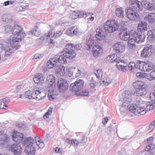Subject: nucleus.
Listing matches in <instances>:
<instances>
[{
	"instance_id": "f257e3e1",
	"label": "nucleus",
	"mask_w": 155,
	"mask_h": 155,
	"mask_svg": "<svg viewBox=\"0 0 155 155\" xmlns=\"http://www.w3.org/2000/svg\"><path fill=\"white\" fill-rule=\"evenodd\" d=\"M66 48L64 49V52L62 55L64 58L71 59L74 58L76 56V53L73 49L74 45L71 43L67 44L65 45Z\"/></svg>"
},
{
	"instance_id": "f03ea898",
	"label": "nucleus",
	"mask_w": 155,
	"mask_h": 155,
	"mask_svg": "<svg viewBox=\"0 0 155 155\" xmlns=\"http://www.w3.org/2000/svg\"><path fill=\"white\" fill-rule=\"evenodd\" d=\"M67 61L65 58H64L63 56L56 55L54 57L51 58L49 61L47 62V66L49 68H52L56 66L58 62L65 64L67 63Z\"/></svg>"
},
{
	"instance_id": "7ed1b4c3",
	"label": "nucleus",
	"mask_w": 155,
	"mask_h": 155,
	"mask_svg": "<svg viewBox=\"0 0 155 155\" xmlns=\"http://www.w3.org/2000/svg\"><path fill=\"white\" fill-rule=\"evenodd\" d=\"M119 25L115 20H107L104 24V29L105 32L112 33L117 31L119 28Z\"/></svg>"
},
{
	"instance_id": "20e7f679",
	"label": "nucleus",
	"mask_w": 155,
	"mask_h": 155,
	"mask_svg": "<svg viewBox=\"0 0 155 155\" xmlns=\"http://www.w3.org/2000/svg\"><path fill=\"white\" fill-rule=\"evenodd\" d=\"M22 36L18 35L16 37H14L13 36H10L7 39L8 43H9L12 48L17 49L20 47L19 44V42L25 36V34L22 33Z\"/></svg>"
},
{
	"instance_id": "39448f33",
	"label": "nucleus",
	"mask_w": 155,
	"mask_h": 155,
	"mask_svg": "<svg viewBox=\"0 0 155 155\" xmlns=\"http://www.w3.org/2000/svg\"><path fill=\"white\" fill-rule=\"evenodd\" d=\"M84 82L82 79H77L74 83H72L70 86V90L71 91L77 93L83 89L84 85Z\"/></svg>"
},
{
	"instance_id": "423d86ee",
	"label": "nucleus",
	"mask_w": 155,
	"mask_h": 155,
	"mask_svg": "<svg viewBox=\"0 0 155 155\" xmlns=\"http://www.w3.org/2000/svg\"><path fill=\"white\" fill-rule=\"evenodd\" d=\"M131 107H130L131 108ZM131 109H130L129 110L131 111L135 116H140V115H144L147 111L152 110L153 107H131Z\"/></svg>"
},
{
	"instance_id": "0eeeda50",
	"label": "nucleus",
	"mask_w": 155,
	"mask_h": 155,
	"mask_svg": "<svg viewBox=\"0 0 155 155\" xmlns=\"http://www.w3.org/2000/svg\"><path fill=\"white\" fill-rule=\"evenodd\" d=\"M118 67L119 70H121L122 71L125 72L128 69H129L130 71L134 73H136L137 71V67L136 64L134 62H130L128 65H122L121 64L117 65Z\"/></svg>"
},
{
	"instance_id": "6e6552de",
	"label": "nucleus",
	"mask_w": 155,
	"mask_h": 155,
	"mask_svg": "<svg viewBox=\"0 0 155 155\" xmlns=\"http://www.w3.org/2000/svg\"><path fill=\"white\" fill-rule=\"evenodd\" d=\"M133 8H129L127 10L126 14L127 17L129 19L135 21L138 20L140 18L139 15Z\"/></svg>"
},
{
	"instance_id": "1a4fd4ad",
	"label": "nucleus",
	"mask_w": 155,
	"mask_h": 155,
	"mask_svg": "<svg viewBox=\"0 0 155 155\" xmlns=\"http://www.w3.org/2000/svg\"><path fill=\"white\" fill-rule=\"evenodd\" d=\"M107 61H109L110 62H115L117 63L116 65L117 68L119 69V67L117 65L121 64L122 65H126L127 64L124 61L121 60L119 59V58L117 56H115V54L110 55L108 56L107 58Z\"/></svg>"
},
{
	"instance_id": "9d476101",
	"label": "nucleus",
	"mask_w": 155,
	"mask_h": 155,
	"mask_svg": "<svg viewBox=\"0 0 155 155\" xmlns=\"http://www.w3.org/2000/svg\"><path fill=\"white\" fill-rule=\"evenodd\" d=\"M33 91L35 92L34 93H33L31 91L29 90L26 91L24 94L25 98H27L29 99L31 98L34 99H38L37 96L39 94V88L37 87H35Z\"/></svg>"
},
{
	"instance_id": "9b49d317",
	"label": "nucleus",
	"mask_w": 155,
	"mask_h": 155,
	"mask_svg": "<svg viewBox=\"0 0 155 155\" xmlns=\"http://www.w3.org/2000/svg\"><path fill=\"white\" fill-rule=\"evenodd\" d=\"M57 86L60 91L61 92L66 91L69 86L67 81L63 79L58 80Z\"/></svg>"
},
{
	"instance_id": "f8f14e48",
	"label": "nucleus",
	"mask_w": 155,
	"mask_h": 155,
	"mask_svg": "<svg viewBox=\"0 0 155 155\" xmlns=\"http://www.w3.org/2000/svg\"><path fill=\"white\" fill-rule=\"evenodd\" d=\"M153 47L154 46L151 45L144 47L141 52L140 56L144 58L149 57L152 53Z\"/></svg>"
},
{
	"instance_id": "ddd939ff",
	"label": "nucleus",
	"mask_w": 155,
	"mask_h": 155,
	"mask_svg": "<svg viewBox=\"0 0 155 155\" xmlns=\"http://www.w3.org/2000/svg\"><path fill=\"white\" fill-rule=\"evenodd\" d=\"M81 141L79 142L78 141L74 140L72 139L70 140L68 139H66L65 141L69 144H71L72 145L74 146H77L79 144H80V145L82 146L84 145V143H85L87 141V139H85V137L83 136L81 137Z\"/></svg>"
},
{
	"instance_id": "4468645a",
	"label": "nucleus",
	"mask_w": 155,
	"mask_h": 155,
	"mask_svg": "<svg viewBox=\"0 0 155 155\" xmlns=\"http://www.w3.org/2000/svg\"><path fill=\"white\" fill-rule=\"evenodd\" d=\"M7 148L9 150L11 151L15 155H19L22 152L21 147L20 145L15 144L11 145H7Z\"/></svg>"
},
{
	"instance_id": "2eb2a0df",
	"label": "nucleus",
	"mask_w": 155,
	"mask_h": 155,
	"mask_svg": "<svg viewBox=\"0 0 155 155\" xmlns=\"http://www.w3.org/2000/svg\"><path fill=\"white\" fill-rule=\"evenodd\" d=\"M134 36L137 43L142 42L144 41L146 35L143 32L140 31H135L134 34Z\"/></svg>"
},
{
	"instance_id": "dca6fc26",
	"label": "nucleus",
	"mask_w": 155,
	"mask_h": 155,
	"mask_svg": "<svg viewBox=\"0 0 155 155\" xmlns=\"http://www.w3.org/2000/svg\"><path fill=\"white\" fill-rule=\"evenodd\" d=\"M0 53L5 56H8L11 55L12 50L10 46H4L3 44L0 43Z\"/></svg>"
},
{
	"instance_id": "f3484780",
	"label": "nucleus",
	"mask_w": 155,
	"mask_h": 155,
	"mask_svg": "<svg viewBox=\"0 0 155 155\" xmlns=\"http://www.w3.org/2000/svg\"><path fill=\"white\" fill-rule=\"evenodd\" d=\"M12 138L14 141L20 142L24 139V135L22 133L18 132L16 130H14L12 131Z\"/></svg>"
},
{
	"instance_id": "a211bd4d",
	"label": "nucleus",
	"mask_w": 155,
	"mask_h": 155,
	"mask_svg": "<svg viewBox=\"0 0 155 155\" xmlns=\"http://www.w3.org/2000/svg\"><path fill=\"white\" fill-rule=\"evenodd\" d=\"M114 49L117 53H122L125 50V46L124 44L121 42H117L113 45Z\"/></svg>"
},
{
	"instance_id": "6ab92c4d",
	"label": "nucleus",
	"mask_w": 155,
	"mask_h": 155,
	"mask_svg": "<svg viewBox=\"0 0 155 155\" xmlns=\"http://www.w3.org/2000/svg\"><path fill=\"white\" fill-rule=\"evenodd\" d=\"M129 3L134 10L138 11H140L142 10V6L141 5V2H139L138 0H130Z\"/></svg>"
},
{
	"instance_id": "aec40b11",
	"label": "nucleus",
	"mask_w": 155,
	"mask_h": 155,
	"mask_svg": "<svg viewBox=\"0 0 155 155\" xmlns=\"http://www.w3.org/2000/svg\"><path fill=\"white\" fill-rule=\"evenodd\" d=\"M22 28L17 25H15L12 28L11 32L12 34L15 35H20L22 36V33L25 34L22 31Z\"/></svg>"
},
{
	"instance_id": "412c9836",
	"label": "nucleus",
	"mask_w": 155,
	"mask_h": 155,
	"mask_svg": "<svg viewBox=\"0 0 155 155\" xmlns=\"http://www.w3.org/2000/svg\"><path fill=\"white\" fill-rule=\"evenodd\" d=\"M66 34L70 36H73L79 34V32L77 26H74L68 29L66 31Z\"/></svg>"
},
{
	"instance_id": "4be33fe9",
	"label": "nucleus",
	"mask_w": 155,
	"mask_h": 155,
	"mask_svg": "<svg viewBox=\"0 0 155 155\" xmlns=\"http://www.w3.org/2000/svg\"><path fill=\"white\" fill-rule=\"evenodd\" d=\"M55 73L57 74H59L63 76L65 74V67L61 64L55 66L54 67Z\"/></svg>"
},
{
	"instance_id": "5701e85b",
	"label": "nucleus",
	"mask_w": 155,
	"mask_h": 155,
	"mask_svg": "<svg viewBox=\"0 0 155 155\" xmlns=\"http://www.w3.org/2000/svg\"><path fill=\"white\" fill-rule=\"evenodd\" d=\"M94 37L92 35H90L87 36L85 43L87 47V50H89L92 47L94 43Z\"/></svg>"
},
{
	"instance_id": "b1692460",
	"label": "nucleus",
	"mask_w": 155,
	"mask_h": 155,
	"mask_svg": "<svg viewBox=\"0 0 155 155\" xmlns=\"http://www.w3.org/2000/svg\"><path fill=\"white\" fill-rule=\"evenodd\" d=\"M141 5L147 10L151 11L154 9L153 4L150 3L147 0H142L141 1Z\"/></svg>"
},
{
	"instance_id": "393cba45",
	"label": "nucleus",
	"mask_w": 155,
	"mask_h": 155,
	"mask_svg": "<svg viewBox=\"0 0 155 155\" xmlns=\"http://www.w3.org/2000/svg\"><path fill=\"white\" fill-rule=\"evenodd\" d=\"M121 32L119 34V37L120 38L124 41H127L129 38L130 34L128 32L126 28H123L122 30L121 29Z\"/></svg>"
},
{
	"instance_id": "a878e982",
	"label": "nucleus",
	"mask_w": 155,
	"mask_h": 155,
	"mask_svg": "<svg viewBox=\"0 0 155 155\" xmlns=\"http://www.w3.org/2000/svg\"><path fill=\"white\" fill-rule=\"evenodd\" d=\"M93 55L95 57L101 55L102 54L103 49L98 45H95L93 48Z\"/></svg>"
},
{
	"instance_id": "bb28decb",
	"label": "nucleus",
	"mask_w": 155,
	"mask_h": 155,
	"mask_svg": "<svg viewBox=\"0 0 155 155\" xmlns=\"http://www.w3.org/2000/svg\"><path fill=\"white\" fill-rule=\"evenodd\" d=\"M133 85L135 90L138 89L144 88L146 87L145 83L143 81H137L133 84Z\"/></svg>"
},
{
	"instance_id": "cd10ccee",
	"label": "nucleus",
	"mask_w": 155,
	"mask_h": 155,
	"mask_svg": "<svg viewBox=\"0 0 155 155\" xmlns=\"http://www.w3.org/2000/svg\"><path fill=\"white\" fill-rule=\"evenodd\" d=\"M147 93V90L145 88H144L135 89V91L133 93V95L136 96H140L146 95Z\"/></svg>"
},
{
	"instance_id": "c85d7f7f",
	"label": "nucleus",
	"mask_w": 155,
	"mask_h": 155,
	"mask_svg": "<svg viewBox=\"0 0 155 155\" xmlns=\"http://www.w3.org/2000/svg\"><path fill=\"white\" fill-rule=\"evenodd\" d=\"M35 141L34 139L31 137L27 138L24 141L23 145L26 148L27 147H34L33 144L35 143Z\"/></svg>"
},
{
	"instance_id": "c756f323",
	"label": "nucleus",
	"mask_w": 155,
	"mask_h": 155,
	"mask_svg": "<svg viewBox=\"0 0 155 155\" xmlns=\"http://www.w3.org/2000/svg\"><path fill=\"white\" fill-rule=\"evenodd\" d=\"M147 23L144 21H141L138 24L137 30L136 31H140L143 32V31H147Z\"/></svg>"
},
{
	"instance_id": "7c9ffc66",
	"label": "nucleus",
	"mask_w": 155,
	"mask_h": 155,
	"mask_svg": "<svg viewBox=\"0 0 155 155\" xmlns=\"http://www.w3.org/2000/svg\"><path fill=\"white\" fill-rule=\"evenodd\" d=\"M148 36L147 38L151 42L155 41V29H153L148 31L147 33Z\"/></svg>"
},
{
	"instance_id": "2f4dec72",
	"label": "nucleus",
	"mask_w": 155,
	"mask_h": 155,
	"mask_svg": "<svg viewBox=\"0 0 155 155\" xmlns=\"http://www.w3.org/2000/svg\"><path fill=\"white\" fill-rule=\"evenodd\" d=\"M154 147V145L153 143H150L147 145L145 148L146 151H149L148 152L146 153L144 155H153V153L151 151L153 149Z\"/></svg>"
},
{
	"instance_id": "473e14b6",
	"label": "nucleus",
	"mask_w": 155,
	"mask_h": 155,
	"mask_svg": "<svg viewBox=\"0 0 155 155\" xmlns=\"http://www.w3.org/2000/svg\"><path fill=\"white\" fill-rule=\"evenodd\" d=\"M135 38L134 36L133 38H131L128 40V46L130 49H134L136 47L135 43L136 42V41L135 40Z\"/></svg>"
},
{
	"instance_id": "72a5a7b5",
	"label": "nucleus",
	"mask_w": 155,
	"mask_h": 155,
	"mask_svg": "<svg viewBox=\"0 0 155 155\" xmlns=\"http://www.w3.org/2000/svg\"><path fill=\"white\" fill-rule=\"evenodd\" d=\"M145 71L146 72H148L153 70L155 68V66L154 64L151 63V62L147 61L146 64H145Z\"/></svg>"
},
{
	"instance_id": "f704fd0d",
	"label": "nucleus",
	"mask_w": 155,
	"mask_h": 155,
	"mask_svg": "<svg viewBox=\"0 0 155 155\" xmlns=\"http://www.w3.org/2000/svg\"><path fill=\"white\" fill-rule=\"evenodd\" d=\"M49 78L48 80V81L50 83L48 85L51 88H54L56 85V79L52 75H50Z\"/></svg>"
},
{
	"instance_id": "c9c22d12",
	"label": "nucleus",
	"mask_w": 155,
	"mask_h": 155,
	"mask_svg": "<svg viewBox=\"0 0 155 155\" xmlns=\"http://www.w3.org/2000/svg\"><path fill=\"white\" fill-rule=\"evenodd\" d=\"M35 152V147H27L25 148V152L26 155H34Z\"/></svg>"
},
{
	"instance_id": "e433bc0d",
	"label": "nucleus",
	"mask_w": 155,
	"mask_h": 155,
	"mask_svg": "<svg viewBox=\"0 0 155 155\" xmlns=\"http://www.w3.org/2000/svg\"><path fill=\"white\" fill-rule=\"evenodd\" d=\"M96 34L95 37L98 40H101L104 39L105 38V35L104 34V33L102 32V30L97 29L96 30Z\"/></svg>"
},
{
	"instance_id": "4c0bfd02",
	"label": "nucleus",
	"mask_w": 155,
	"mask_h": 155,
	"mask_svg": "<svg viewBox=\"0 0 155 155\" xmlns=\"http://www.w3.org/2000/svg\"><path fill=\"white\" fill-rule=\"evenodd\" d=\"M124 11L122 8H117L116 10V16L120 18H122L124 17Z\"/></svg>"
},
{
	"instance_id": "58836bf2",
	"label": "nucleus",
	"mask_w": 155,
	"mask_h": 155,
	"mask_svg": "<svg viewBox=\"0 0 155 155\" xmlns=\"http://www.w3.org/2000/svg\"><path fill=\"white\" fill-rule=\"evenodd\" d=\"M146 62H145L139 61L136 63V65L138 69L139 70H140L142 71H145V69L144 68L145 67V64Z\"/></svg>"
},
{
	"instance_id": "ea45409f",
	"label": "nucleus",
	"mask_w": 155,
	"mask_h": 155,
	"mask_svg": "<svg viewBox=\"0 0 155 155\" xmlns=\"http://www.w3.org/2000/svg\"><path fill=\"white\" fill-rule=\"evenodd\" d=\"M9 103V99L7 97L0 99V107H8Z\"/></svg>"
},
{
	"instance_id": "a19ab883",
	"label": "nucleus",
	"mask_w": 155,
	"mask_h": 155,
	"mask_svg": "<svg viewBox=\"0 0 155 155\" xmlns=\"http://www.w3.org/2000/svg\"><path fill=\"white\" fill-rule=\"evenodd\" d=\"M131 101V98H124L122 107H130L131 104H129Z\"/></svg>"
},
{
	"instance_id": "79ce46f5",
	"label": "nucleus",
	"mask_w": 155,
	"mask_h": 155,
	"mask_svg": "<svg viewBox=\"0 0 155 155\" xmlns=\"http://www.w3.org/2000/svg\"><path fill=\"white\" fill-rule=\"evenodd\" d=\"M153 14H149L146 17V20L149 23L152 24L155 22V17Z\"/></svg>"
},
{
	"instance_id": "37998d69",
	"label": "nucleus",
	"mask_w": 155,
	"mask_h": 155,
	"mask_svg": "<svg viewBox=\"0 0 155 155\" xmlns=\"http://www.w3.org/2000/svg\"><path fill=\"white\" fill-rule=\"evenodd\" d=\"M2 20L4 22H10L12 21L11 17L7 15H3L2 16Z\"/></svg>"
},
{
	"instance_id": "c03bdc74",
	"label": "nucleus",
	"mask_w": 155,
	"mask_h": 155,
	"mask_svg": "<svg viewBox=\"0 0 155 155\" xmlns=\"http://www.w3.org/2000/svg\"><path fill=\"white\" fill-rule=\"evenodd\" d=\"M55 94H54V91L53 89H50L48 90V95L49 99L51 101L53 100L54 99V97Z\"/></svg>"
},
{
	"instance_id": "a18cd8bd",
	"label": "nucleus",
	"mask_w": 155,
	"mask_h": 155,
	"mask_svg": "<svg viewBox=\"0 0 155 155\" xmlns=\"http://www.w3.org/2000/svg\"><path fill=\"white\" fill-rule=\"evenodd\" d=\"M30 32L32 35L36 36H39V28L38 25H36L34 27L33 29L30 31Z\"/></svg>"
},
{
	"instance_id": "49530a36",
	"label": "nucleus",
	"mask_w": 155,
	"mask_h": 155,
	"mask_svg": "<svg viewBox=\"0 0 155 155\" xmlns=\"http://www.w3.org/2000/svg\"><path fill=\"white\" fill-rule=\"evenodd\" d=\"M75 94L77 96H86L88 95L89 92L88 91L85 90L81 92L79 91Z\"/></svg>"
},
{
	"instance_id": "de8ad7c7",
	"label": "nucleus",
	"mask_w": 155,
	"mask_h": 155,
	"mask_svg": "<svg viewBox=\"0 0 155 155\" xmlns=\"http://www.w3.org/2000/svg\"><path fill=\"white\" fill-rule=\"evenodd\" d=\"M78 18H81L83 17L84 15H91L93 14L91 13H86V12L84 11H79L78 12Z\"/></svg>"
},
{
	"instance_id": "09e8293b",
	"label": "nucleus",
	"mask_w": 155,
	"mask_h": 155,
	"mask_svg": "<svg viewBox=\"0 0 155 155\" xmlns=\"http://www.w3.org/2000/svg\"><path fill=\"white\" fill-rule=\"evenodd\" d=\"M131 108L132 107L130 108V107H129V108H128V107H120L119 110L121 114H126L128 110L132 113L129 110L130 109H131Z\"/></svg>"
},
{
	"instance_id": "8fccbe9b",
	"label": "nucleus",
	"mask_w": 155,
	"mask_h": 155,
	"mask_svg": "<svg viewBox=\"0 0 155 155\" xmlns=\"http://www.w3.org/2000/svg\"><path fill=\"white\" fill-rule=\"evenodd\" d=\"M133 94V93L131 91L129 90H126L124 92L123 94V96L124 98H131V95Z\"/></svg>"
},
{
	"instance_id": "3c124183",
	"label": "nucleus",
	"mask_w": 155,
	"mask_h": 155,
	"mask_svg": "<svg viewBox=\"0 0 155 155\" xmlns=\"http://www.w3.org/2000/svg\"><path fill=\"white\" fill-rule=\"evenodd\" d=\"M96 84V82L93 79V77H92L89 83V85L91 88L92 89H95Z\"/></svg>"
},
{
	"instance_id": "603ef678",
	"label": "nucleus",
	"mask_w": 155,
	"mask_h": 155,
	"mask_svg": "<svg viewBox=\"0 0 155 155\" xmlns=\"http://www.w3.org/2000/svg\"><path fill=\"white\" fill-rule=\"evenodd\" d=\"M52 109L51 107H50L48 109L45 114L43 116V118L45 119L49 118V116L51 114Z\"/></svg>"
},
{
	"instance_id": "864d4df0",
	"label": "nucleus",
	"mask_w": 155,
	"mask_h": 155,
	"mask_svg": "<svg viewBox=\"0 0 155 155\" xmlns=\"http://www.w3.org/2000/svg\"><path fill=\"white\" fill-rule=\"evenodd\" d=\"M130 107H138L140 104V99L137 98Z\"/></svg>"
},
{
	"instance_id": "5fc2aeb1",
	"label": "nucleus",
	"mask_w": 155,
	"mask_h": 155,
	"mask_svg": "<svg viewBox=\"0 0 155 155\" xmlns=\"http://www.w3.org/2000/svg\"><path fill=\"white\" fill-rule=\"evenodd\" d=\"M103 72L101 70H98L95 74L96 77L98 78H100L102 77L103 75Z\"/></svg>"
},
{
	"instance_id": "6e6d98bb",
	"label": "nucleus",
	"mask_w": 155,
	"mask_h": 155,
	"mask_svg": "<svg viewBox=\"0 0 155 155\" xmlns=\"http://www.w3.org/2000/svg\"><path fill=\"white\" fill-rule=\"evenodd\" d=\"M78 12H76L75 11H74L71 15L70 18L72 19H76L78 18Z\"/></svg>"
},
{
	"instance_id": "4d7b16f0",
	"label": "nucleus",
	"mask_w": 155,
	"mask_h": 155,
	"mask_svg": "<svg viewBox=\"0 0 155 155\" xmlns=\"http://www.w3.org/2000/svg\"><path fill=\"white\" fill-rule=\"evenodd\" d=\"M33 80L35 84H38L39 83V73H37L35 75Z\"/></svg>"
},
{
	"instance_id": "13d9d810",
	"label": "nucleus",
	"mask_w": 155,
	"mask_h": 155,
	"mask_svg": "<svg viewBox=\"0 0 155 155\" xmlns=\"http://www.w3.org/2000/svg\"><path fill=\"white\" fill-rule=\"evenodd\" d=\"M75 68L71 67L68 70V74L70 76V77H74V75H73L74 71V69H75Z\"/></svg>"
},
{
	"instance_id": "bf43d9fd",
	"label": "nucleus",
	"mask_w": 155,
	"mask_h": 155,
	"mask_svg": "<svg viewBox=\"0 0 155 155\" xmlns=\"http://www.w3.org/2000/svg\"><path fill=\"white\" fill-rule=\"evenodd\" d=\"M149 79L150 80H155V70L150 73Z\"/></svg>"
},
{
	"instance_id": "052dcab7",
	"label": "nucleus",
	"mask_w": 155,
	"mask_h": 155,
	"mask_svg": "<svg viewBox=\"0 0 155 155\" xmlns=\"http://www.w3.org/2000/svg\"><path fill=\"white\" fill-rule=\"evenodd\" d=\"M11 26L9 25H7L5 26V33L11 32Z\"/></svg>"
},
{
	"instance_id": "680f3d73",
	"label": "nucleus",
	"mask_w": 155,
	"mask_h": 155,
	"mask_svg": "<svg viewBox=\"0 0 155 155\" xmlns=\"http://www.w3.org/2000/svg\"><path fill=\"white\" fill-rule=\"evenodd\" d=\"M48 46L50 48H53L54 46V41L52 39L50 38L48 42Z\"/></svg>"
},
{
	"instance_id": "e2e57ef3",
	"label": "nucleus",
	"mask_w": 155,
	"mask_h": 155,
	"mask_svg": "<svg viewBox=\"0 0 155 155\" xmlns=\"http://www.w3.org/2000/svg\"><path fill=\"white\" fill-rule=\"evenodd\" d=\"M45 78L42 74L39 73V83H43L44 82Z\"/></svg>"
},
{
	"instance_id": "0e129e2a",
	"label": "nucleus",
	"mask_w": 155,
	"mask_h": 155,
	"mask_svg": "<svg viewBox=\"0 0 155 155\" xmlns=\"http://www.w3.org/2000/svg\"><path fill=\"white\" fill-rule=\"evenodd\" d=\"M62 34V32L61 31H57L54 34L53 36H51V37H59Z\"/></svg>"
},
{
	"instance_id": "69168bd1",
	"label": "nucleus",
	"mask_w": 155,
	"mask_h": 155,
	"mask_svg": "<svg viewBox=\"0 0 155 155\" xmlns=\"http://www.w3.org/2000/svg\"><path fill=\"white\" fill-rule=\"evenodd\" d=\"M149 97L151 100L155 101V92H151L149 94Z\"/></svg>"
},
{
	"instance_id": "338daca9",
	"label": "nucleus",
	"mask_w": 155,
	"mask_h": 155,
	"mask_svg": "<svg viewBox=\"0 0 155 155\" xmlns=\"http://www.w3.org/2000/svg\"><path fill=\"white\" fill-rule=\"evenodd\" d=\"M39 94H40V95H39V96H41V95L43 96H42L41 97H40V99H39V101L45 97L46 95V93L45 92V91H42L41 92L39 91Z\"/></svg>"
},
{
	"instance_id": "774afa93",
	"label": "nucleus",
	"mask_w": 155,
	"mask_h": 155,
	"mask_svg": "<svg viewBox=\"0 0 155 155\" xmlns=\"http://www.w3.org/2000/svg\"><path fill=\"white\" fill-rule=\"evenodd\" d=\"M45 146L42 140L39 137V148H42Z\"/></svg>"
}]
</instances>
